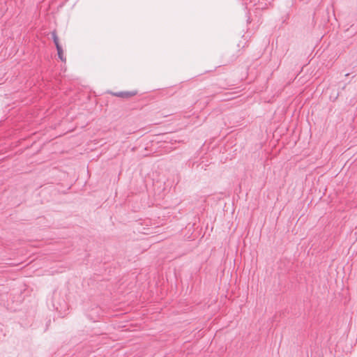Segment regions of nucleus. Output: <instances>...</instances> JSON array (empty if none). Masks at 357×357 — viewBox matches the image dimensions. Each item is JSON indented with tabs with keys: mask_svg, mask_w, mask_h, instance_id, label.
I'll use <instances>...</instances> for the list:
<instances>
[{
	"mask_svg": "<svg viewBox=\"0 0 357 357\" xmlns=\"http://www.w3.org/2000/svg\"><path fill=\"white\" fill-rule=\"evenodd\" d=\"M52 36L54 43L55 45H56V50H57L59 58L61 59V61L66 62V58L64 56L63 50V48L61 47V45L59 43V38H58V36L56 34V32L55 31H52Z\"/></svg>",
	"mask_w": 357,
	"mask_h": 357,
	"instance_id": "nucleus-1",
	"label": "nucleus"
},
{
	"mask_svg": "<svg viewBox=\"0 0 357 357\" xmlns=\"http://www.w3.org/2000/svg\"><path fill=\"white\" fill-rule=\"evenodd\" d=\"M137 93V90H132L129 91H121L118 93H114V95L117 97L123 98H129Z\"/></svg>",
	"mask_w": 357,
	"mask_h": 357,
	"instance_id": "nucleus-2",
	"label": "nucleus"
}]
</instances>
